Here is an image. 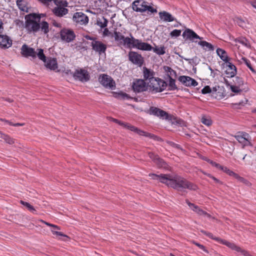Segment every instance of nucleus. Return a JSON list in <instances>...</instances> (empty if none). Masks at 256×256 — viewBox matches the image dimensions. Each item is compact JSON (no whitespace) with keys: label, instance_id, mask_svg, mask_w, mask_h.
Wrapping results in <instances>:
<instances>
[{"label":"nucleus","instance_id":"nucleus-1","mask_svg":"<svg viewBox=\"0 0 256 256\" xmlns=\"http://www.w3.org/2000/svg\"><path fill=\"white\" fill-rule=\"evenodd\" d=\"M148 176L152 178L159 180L162 183L164 184L178 192H185L186 189L196 190L198 188L196 185L178 174H160L158 175L150 174Z\"/></svg>","mask_w":256,"mask_h":256},{"label":"nucleus","instance_id":"nucleus-2","mask_svg":"<svg viewBox=\"0 0 256 256\" xmlns=\"http://www.w3.org/2000/svg\"><path fill=\"white\" fill-rule=\"evenodd\" d=\"M24 28L28 33L36 34L40 31L46 34L49 32V24L46 21L40 22V14L32 13L27 14L24 17Z\"/></svg>","mask_w":256,"mask_h":256},{"label":"nucleus","instance_id":"nucleus-3","mask_svg":"<svg viewBox=\"0 0 256 256\" xmlns=\"http://www.w3.org/2000/svg\"><path fill=\"white\" fill-rule=\"evenodd\" d=\"M167 86V84L163 80L159 78L152 79L148 82V88L152 92L156 93L164 90Z\"/></svg>","mask_w":256,"mask_h":256},{"label":"nucleus","instance_id":"nucleus-4","mask_svg":"<svg viewBox=\"0 0 256 256\" xmlns=\"http://www.w3.org/2000/svg\"><path fill=\"white\" fill-rule=\"evenodd\" d=\"M56 6L52 10L53 14L58 17H62L68 12V2L66 0H53Z\"/></svg>","mask_w":256,"mask_h":256},{"label":"nucleus","instance_id":"nucleus-5","mask_svg":"<svg viewBox=\"0 0 256 256\" xmlns=\"http://www.w3.org/2000/svg\"><path fill=\"white\" fill-rule=\"evenodd\" d=\"M112 121L128 130H130L138 134L140 136H142L146 137H150V138H152L154 139L156 138V136H154V134H151L146 132L142 130H141L138 128L131 125L130 124L125 123L123 122L120 121L115 118H113Z\"/></svg>","mask_w":256,"mask_h":256},{"label":"nucleus","instance_id":"nucleus-6","mask_svg":"<svg viewBox=\"0 0 256 256\" xmlns=\"http://www.w3.org/2000/svg\"><path fill=\"white\" fill-rule=\"evenodd\" d=\"M130 38L125 37L124 34L119 31L115 30L113 34L116 42L120 45H122L126 48H130V42L132 39V35L130 34Z\"/></svg>","mask_w":256,"mask_h":256},{"label":"nucleus","instance_id":"nucleus-7","mask_svg":"<svg viewBox=\"0 0 256 256\" xmlns=\"http://www.w3.org/2000/svg\"><path fill=\"white\" fill-rule=\"evenodd\" d=\"M136 48L142 50L150 51L152 50V46L148 43L142 42V40L136 39L132 37L130 48Z\"/></svg>","mask_w":256,"mask_h":256},{"label":"nucleus","instance_id":"nucleus-8","mask_svg":"<svg viewBox=\"0 0 256 256\" xmlns=\"http://www.w3.org/2000/svg\"><path fill=\"white\" fill-rule=\"evenodd\" d=\"M98 81L104 87L110 90L116 88V84L114 80L106 74H102L98 77Z\"/></svg>","mask_w":256,"mask_h":256},{"label":"nucleus","instance_id":"nucleus-9","mask_svg":"<svg viewBox=\"0 0 256 256\" xmlns=\"http://www.w3.org/2000/svg\"><path fill=\"white\" fill-rule=\"evenodd\" d=\"M72 76L74 80L84 82L90 79V75L88 71L84 68H78L74 72Z\"/></svg>","mask_w":256,"mask_h":256},{"label":"nucleus","instance_id":"nucleus-10","mask_svg":"<svg viewBox=\"0 0 256 256\" xmlns=\"http://www.w3.org/2000/svg\"><path fill=\"white\" fill-rule=\"evenodd\" d=\"M234 138L242 146L243 148L252 145L250 142L251 137L246 132H239L234 136Z\"/></svg>","mask_w":256,"mask_h":256},{"label":"nucleus","instance_id":"nucleus-11","mask_svg":"<svg viewBox=\"0 0 256 256\" xmlns=\"http://www.w3.org/2000/svg\"><path fill=\"white\" fill-rule=\"evenodd\" d=\"M60 35L62 40L70 42L76 38L74 32L70 28H64L60 32Z\"/></svg>","mask_w":256,"mask_h":256},{"label":"nucleus","instance_id":"nucleus-12","mask_svg":"<svg viewBox=\"0 0 256 256\" xmlns=\"http://www.w3.org/2000/svg\"><path fill=\"white\" fill-rule=\"evenodd\" d=\"M148 113L162 119L169 120L171 118V116L168 112L154 106H151L150 108Z\"/></svg>","mask_w":256,"mask_h":256},{"label":"nucleus","instance_id":"nucleus-13","mask_svg":"<svg viewBox=\"0 0 256 256\" xmlns=\"http://www.w3.org/2000/svg\"><path fill=\"white\" fill-rule=\"evenodd\" d=\"M89 39L93 40L91 43V46L94 50L98 52L100 55L103 54H106V51L107 48V46L106 44L102 43L101 41L97 40L92 38H90Z\"/></svg>","mask_w":256,"mask_h":256},{"label":"nucleus","instance_id":"nucleus-14","mask_svg":"<svg viewBox=\"0 0 256 256\" xmlns=\"http://www.w3.org/2000/svg\"><path fill=\"white\" fill-rule=\"evenodd\" d=\"M128 58L130 62L139 66H141L144 63L143 57L137 52L130 51L128 54Z\"/></svg>","mask_w":256,"mask_h":256},{"label":"nucleus","instance_id":"nucleus-15","mask_svg":"<svg viewBox=\"0 0 256 256\" xmlns=\"http://www.w3.org/2000/svg\"><path fill=\"white\" fill-rule=\"evenodd\" d=\"M132 86L134 91L136 92H141L148 90V84L144 80L141 79L134 80Z\"/></svg>","mask_w":256,"mask_h":256},{"label":"nucleus","instance_id":"nucleus-16","mask_svg":"<svg viewBox=\"0 0 256 256\" xmlns=\"http://www.w3.org/2000/svg\"><path fill=\"white\" fill-rule=\"evenodd\" d=\"M72 20L74 22L80 25H86L88 22V16L82 12H76L74 14Z\"/></svg>","mask_w":256,"mask_h":256},{"label":"nucleus","instance_id":"nucleus-17","mask_svg":"<svg viewBox=\"0 0 256 256\" xmlns=\"http://www.w3.org/2000/svg\"><path fill=\"white\" fill-rule=\"evenodd\" d=\"M233 81L234 84L230 86V90L236 94L242 91L240 88L244 84L243 78L239 76H236Z\"/></svg>","mask_w":256,"mask_h":256},{"label":"nucleus","instance_id":"nucleus-18","mask_svg":"<svg viewBox=\"0 0 256 256\" xmlns=\"http://www.w3.org/2000/svg\"><path fill=\"white\" fill-rule=\"evenodd\" d=\"M20 53L22 56L26 58L30 56L32 58H36V52L34 50V49L29 47L26 44L22 46Z\"/></svg>","mask_w":256,"mask_h":256},{"label":"nucleus","instance_id":"nucleus-19","mask_svg":"<svg viewBox=\"0 0 256 256\" xmlns=\"http://www.w3.org/2000/svg\"><path fill=\"white\" fill-rule=\"evenodd\" d=\"M178 80L186 86H196L198 84V82L194 79L188 76H180L178 78Z\"/></svg>","mask_w":256,"mask_h":256},{"label":"nucleus","instance_id":"nucleus-20","mask_svg":"<svg viewBox=\"0 0 256 256\" xmlns=\"http://www.w3.org/2000/svg\"><path fill=\"white\" fill-rule=\"evenodd\" d=\"M12 44V40L6 35L0 34V48L7 49L10 48Z\"/></svg>","mask_w":256,"mask_h":256},{"label":"nucleus","instance_id":"nucleus-21","mask_svg":"<svg viewBox=\"0 0 256 256\" xmlns=\"http://www.w3.org/2000/svg\"><path fill=\"white\" fill-rule=\"evenodd\" d=\"M182 36L186 40H188L191 41H194L196 39L202 40V38L198 36L194 31L192 30L187 28L182 34Z\"/></svg>","mask_w":256,"mask_h":256},{"label":"nucleus","instance_id":"nucleus-22","mask_svg":"<svg viewBox=\"0 0 256 256\" xmlns=\"http://www.w3.org/2000/svg\"><path fill=\"white\" fill-rule=\"evenodd\" d=\"M147 2L143 0H136L132 3V9L136 12H146V5Z\"/></svg>","mask_w":256,"mask_h":256},{"label":"nucleus","instance_id":"nucleus-23","mask_svg":"<svg viewBox=\"0 0 256 256\" xmlns=\"http://www.w3.org/2000/svg\"><path fill=\"white\" fill-rule=\"evenodd\" d=\"M148 155L150 158L157 165L159 168H165L166 164L164 161L160 158L157 155H156L152 152H150Z\"/></svg>","mask_w":256,"mask_h":256},{"label":"nucleus","instance_id":"nucleus-24","mask_svg":"<svg viewBox=\"0 0 256 256\" xmlns=\"http://www.w3.org/2000/svg\"><path fill=\"white\" fill-rule=\"evenodd\" d=\"M226 74L228 76L234 77L236 74V66L230 62V60L226 63Z\"/></svg>","mask_w":256,"mask_h":256},{"label":"nucleus","instance_id":"nucleus-25","mask_svg":"<svg viewBox=\"0 0 256 256\" xmlns=\"http://www.w3.org/2000/svg\"><path fill=\"white\" fill-rule=\"evenodd\" d=\"M44 62L46 68L50 70H54L58 68V63L56 58H48L46 59V62Z\"/></svg>","mask_w":256,"mask_h":256},{"label":"nucleus","instance_id":"nucleus-26","mask_svg":"<svg viewBox=\"0 0 256 256\" xmlns=\"http://www.w3.org/2000/svg\"><path fill=\"white\" fill-rule=\"evenodd\" d=\"M186 202L190 208L199 215H207L208 214L206 212L200 208L198 206L190 202L188 200H186Z\"/></svg>","mask_w":256,"mask_h":256},{"label":"nucleus","instance_id":"nucleus-27","mask_svg":"<svg viewBox=\"0 0 256 256\" xmlns=\"http://www.w3.org/2000/svg\"><path fill=\"white\" fill-rule=\"evenodd\" d=\"M159 16L160 19L164 22H171L174 20V17L170 14L165 11L160 12Z\"/></svg>","mask_w":256,"mask_h":256},{"label":"nucleus","instance_id":"nucleus-28","mask_svg":"<svg viewBox=\"0 0 256 256\" xmlns=\"http://www.w3.org/2000/svg\"><path fill=\"white\" fill-rule=\"evenodd\" d=\"M154 74L155 73L153 70L146 67L144 68L143 75L145 80H148V82H150V80L156 78L154 76Z\"/></svg>","mask_w":256,"mask_h":256},{"label":"nucleus","instance_id":"nucleus-29","mask_svg":"<svg viewBox=\"0 0 256 256\" xmlns=\"http://www.w3.org/2000/svg\"><path fill=\"white\" fill-rule=\"evenodd\" d=\"M216 52L220 58L226 63L230 60V58H228L227 53L224 50L218 48L216 50Z\"/></svg>","mask_w":256,"mask_h":256},{"label":"nucleus","instance_id":"nucleus-30","mask_svg":"<svg viewBox=\"0 0 256 256\" xmlns=\"http://www.w3.org/2000/svg\"><path fill=\"white\" fill-rule=\"evenodd\" d=\"M198 44L203 48L206 50L210 51L214 50L213 46L210 43L206 41H200L198 42Z\"/></svg>","mask_w":256,"mask_h":256},{"label":"nucleus","instance_id":"nucleus-31","mask_svg":"<svg viewBox=\"0 0 256 256\" xmlns=\"http://www.w3.org/2000/svg\"><path fill=\"white\" fill-rule=\"evenodd\" d=\"M96 24L101 28H104L107 26L108 20L104 16H102L101 18H97Z\"/></svg>","mask_w":256,"mask_h":256},{"label":"nucleus","instance_id":"nucleus-32","mask_svg":"<svg viewBox=\"0 0 256 256\" xmlns=\"http://www.w3.org/2000/svg\"><path fill=\"white\" fill-rule=\"evenodd\" d=\"M16 4L18 8L23 12H28V8L26 6V2L24 0H17Z\"/></svg>","mask_w":256,"mask_h":256},{"label":"nucleus","instance_id":"nucleus-33","mask_svg":"<svg viewBox=\"0 0 256 256\" xmlns=\"http://www.w3.org/2000/svg\"><path fill=\"white\" fill-rule=\"evenodd\" d=\"M201 122L206 126H210L212 124V121L210 116L204 115L202 116Z\"/></svg>","mask_w":256,"mask_h":256},{"label":"nucleus","instance_id":"nucleus-34","mask_svg":"<svg viewBox=\"0 0 256 256\" xmlns=\"http://www.w3.org/2000/svg\"><path fill=\"white\" fill-rule=\"evenodd\" d=\"M152 50L158 55H163L166 53V48L164 46L152 48Z\"/></svg>","mask_w":256,"mask_h":256},{"label":"nucleus","instance_id":"nucleus-35","mask_svg":"<svg viewBox=\"0 0 256 256\" xmlns=\"http://www.w3.org/2000/svg\"><path fill=\"white\" fill-rule=\"evenodd\" d=\"M38 52H36V56L38 58L42 60L44 62H46V57L45 55L44 54V50L40 48L38 49Z\"/></svg>","mask_w":256,"mask_h":256},{"label":"nucleus","instance_id":"nucleus-36","mask_svg":"<svg viewBox=\"0 0 256 256\" xmlns=\"http://www.w3.org/2000/svg\"><path fill=\"white\" fill-rule=\"evenodd\" d=\"M168 86V89L170 90H174L177 89L176 86L175 84V80L172 78H169Z\"/></svg>","mask_w":256,"mask_h":256},{"label":"nucleus","instance_id":"nucleus-37","mask_svg":"<svg viewBox=\"0 0 256 256\" xmlns=\"http://www.w3.org/2000/svg\"><path fill=\"white\" fill-rule=\"evenodd\" d=\"M220 170H222L223 172L227 174L230 176H234V178H235L237 174L231 170L226 166H222Z\"/></svg>","mask_w":256,"mask_h":256},{"label":"nucleus","instance_id":"nucleus-38","mask_svg":"<svg viewBox=\"0 0 256 256\" xmlns=\"http://www.w3.org/2000/svg\"><path fill=\"white\" fill-rule=\"evenodd\" d=\"M169 78H172V76H176V72L172 68L168 66H166L164 68Z\"/></svg>","mask_w":256,"mask_h":256},{"label":"nucleus","instance_id":"nucleus-39","mask_svg":"<svg viewBox=\"0 0 256 256\" xmlns=\"http://www.w3.org/2000/svg\"><path fill=\"white\" fill-rule=\"evenodd\" d=\"M20 204H22L24 206H26L27 208L32 212L34 214L36 213V210L34 209V206H32L31 204H30L29 203L24 202V201H22V200H21Z\"/></svg>","mask_w":256,"mask_h":256},{"label":"nucleus","instance_id":"nucleus-40","mask_svg":"<svg viewBox=\"0 0 256 256\" xmlns=\"http://www.w3.org/2000/svg\"><path fill=\"white\" fill-rule=\"evenodd\" d=\"M236 22L237 24L242 28L246 27V22L241 18H236Z\"/></svg>","mask_w":256,"mask_h":256},{"label":"nucleus","instance_id":"nucleus-41","mask_svg":"<svg viewBox=\"0 0 256 256\" xmlns=\"http://www.w3.org/2000/svg\"><path fill=\"white\" fill-rule=\"evenodd\" d=\"M4 136L3 139L5 140V142L6 143H8L10 144H14V139L12 138L9 136L5 134L4 136Z\"/></svg>","mask_w":256,"mask_h":256},{"label":"nucleus","instance_id":"nucleus-42","mask_svg":"<svg viewBox=\"0 0 256 256\" xmlns=\"http://www.w3.org/2000/svg\"><path fill=\"white\" fill-rule=\"evenodd\" d=\"M242 60L244 62L245 64L247 66L250 70L252 72H255L254 68H252L250 61L245 58H242Z\"/></svg>","mask_w":256,"mask_h":256},{"label":"nucleus","instance_id":"nucleus-43","mask_svg":"<svg viewBox=\"0 0 256 256\" xmlns=\"http://www.w3.org/2000/svg\"><path fill=\"white\" fill-rule=\"evenodd\" d=\"M56 229L54 228L53 230H52V232L54 235L56 236H63L64 238H68V236L62 232H58L56 230Z\"/></svg>","mask_w":256,"mask_h":256},{"label":"nucleus","instance_id":"nucleus-44","mask_svg":"<svg viewBox=\"0 0 256 256\" xmlns=\"http://www.w3.org/2000/svg\"><path fill=\"white\" fill-rule=\"evenodd\" d=\"M182 31L179 30H174L172 31L170 33V36L171 37H178L180 36L181 34Z\"/></svg>","mask_w":256,"mask_h":256},{"label":"nucleus","instance_id":"nucleus-45","mask_svg":"<svg viewBox=\"0 0 256 256\" xmlns=\"http://www.w3.org/2000/svg\"><path fill=\"white\" fill-rule=\"evenodd\" d=\"M118 97L122 100H128L131 98L126 93L120 92L118 94Z\"/></svg>","mask_w":256,"mask_h":256},{"label":"nucleus","instance_id":"nucleus-46","mask_svg":"<svg viewBox=\"0 0 256 256\" xmlns=\"http://www.w3.org/2000/svg\"><path fill=\"white\" fill-rule=\"evenodd\" d=\"M236 41L240 44H243L244 46H247V45H248V42H247L248 41H247L246 39L244 38H238L236 39Z\"/></svg>","mask_w":256,"mask_h":256},{"label":"nucleus","instance_id":"nucleus-47","mask_svg":"<svg viewBox=\"0 0 256 256\" xmlns=\"http://www.w3.org/2000/svg\"><path fill=\"white\" fill-rule=\"evenodd\" d=\"M238 180L240 182L244 183L246 184H249V182L248 180H247L246 179L240 176L238 174H236V177L234 178Z\"/></svg>","mask_w":256,"mask_h":256},{"label":"nucleus","instance_id":"nucleus-48","mask_svg":"<svg viewBox=\"0 0 256 256\" xmlns=\"http://www.w3.org/2000/svg\"><path fill=\"white\" fill-rule=\"evenodd\" d=\"M206 161H208V162H210L212 166L216 168H217L219 170H221L222 168V166L220 164H218L214 162H213L210 160H206Z\"/></svg>","mask_w":256,"mask_h":256},{"label":"nucleus","instance_id":"nucleus-49","mask_svg":"<svg viewBox=\"0 0 256 256\" xmlns=\"http://www.w3.org/2000/svg\"><path fill=\"white\" fill-rule=\"evenodd\" d=\"M42 222L46 224V225H47L48 226H51L52 228H55V229H56L57 230H60V227H58V226L56 225H54V224H50V223H48V222H46L42 220H40Z\"/></svg>","mask_w":256,"mask_h":256},{"label":"nucleus","instance_id":"nucleus-50","mask_svg":"<svg viewBox=\"0 0 256 256\" xmlns=\"http://www.w3.org/2000/svg\"><path fill=\"white\" fill-rule=\"evenodd\" d=\"M146 11L148 10L151 13L156 12L157 10L156 8H154L152 6H148V4L146 5Z\"/></svg>","mask_w":256,"mask_h":256},{"label":"nucleus","instance_id":"nucleus-51","mask_svg":"<svg viewBox=\"0 0 256 256\" xmlns=\"http://www.w3.org/2000/svg\"><path fill=\"white\" fill-rule=\"evenodd\" d=\"M211 92V88H210L207 86H204L202 90V92L203 94H206L210 93Z\"/></svg>","mask_w":256,"mask_h":256},{"label":"nucleus","instance_id":"nucleus-52","mask_svg":"<svg viewBox=\"0 0 256 256\" xmlns=\"http://www.w3.org/2000/svg\"><path fill=\"white\" fill-rule=\"evenodd\" d=\"M194 244L195 245H196V246H198L200 248L201 250H203L204 251L208 252V251L206 249V248L204 247V246L203 245L200 244H198V242H194Z\"/></svg>","mask_w":256,"mask_h":256},{"label":"nucleus","instance_id":"nucleus-53","mask_svg":"<svg viewBox=\"0 0 256 256\" xmlns=\"http://www.w3.org/2000/svg\"><path fill=\"white\" fill-rule=\"evenodd\" d=\"M104 29L102 33L103 36H109L111 32L109 31L108 28H106Z\"/></svg>","mask_w":256,"mask_h":256},{"label":"nucleus","instance_id":"nucleus-54","mask_svg":"<svg viewBox=\"0 0 256 256\" xmlns=\"http://www.w3.org/2000/svg\"><path fill=\"white\" fill-rule=\"evenodd\" d=\"M8 124L14 126H23L24 125V123H16L14 124L12 122H8Z\"/></svg>","mask_w":256,"mask_h":256},{"label":"nucleus","instance_id":"nucleus-55","mask_svg":"<svg viewBox=\"0 0 256 256\" xmlns=\"http://www.w3.org/2000/svg\"><path fill=\"white\" fill-rule=\"evenodd\" d=\"M208 176L210 177V178H212L216 183H218V184L222 183L220 180L217 179L216 178L213 176L212 174H208Z\"/></svg>","mask_w":256,"mask_h":256},{"label":"nucleus","instance_id":"nucleus-56","mask_svg":"<svg viewBox=\"0 0 256 256\" xmlns=\"http://www.w3.org/2000/svg\"><path fill=\"white\" fill-rule=\"evenodd\" d=\"M44 4H48L50 2H53V0H38Z\"/></svg>","mask_w":256,"mask_h":256},{"label":"nucleus","instance_id":"nucleus-57","mask_svg":"<svg viewBox=\"0 0 256 256\" xmlns=\"http://www.w3.org/2000/svg\"><path fill=\"white\" fill-rule=\"evenodd\" d=\"M4 30L3 23L1 20H0V34L2 33Z\"/></svg>","mask_w":256,"mask_h":256},{"label":"nucleus","instance_id":"nucleus-58","mask_svg":"<svg viewBox=\"0 0 256 256\" xmlns=\"http://www.w3.org/2000/svg\"><path fill=\"white\" fill-rule=\"evenodd\" d=\"M53 25L54 26H56V27H57V28H60L61 26V25L60 23H58L57 22H54L53 23Z\"/></svg>","mask_w":256,"mask_h":256},{"label":"nucleus","instance_id":"nucleus-59","mask_svg":"<svg viewBox=\"0 0 256 256\" xmlns=\"http://www.w3.org/2000/svg\"><path fill=\"white\" fill-rule=\"evenodd\" d=\"M224 83L227 86H230H230H232L233 85V84H230V82H228V80H224Z\"/></svg>","mask_w":256,"mask_h":256},{"label":"nucleus","instance_id":"nucleus-60","mask_svg":"<svg viewBox=\"0 0 256 256\" xmlns=\"http://www.w3.org/2000/svg\"><path fill=\"white\" fill-rule=\"evenodd\" d=\"M0 120L2 121V122H5L6 123L8 124V122H10V121L9 120H8L6 119H3V118H0Z\"/></svg>","mask_w":256,"mask_h":256},{"label":"nucleus","instance_id":"nucleus-61","mask_svg":"<svg viewBox=\"0 0 256 256\" xmlns=\"http://www.w3.org/2000/svg\"><path fill=\"white\" fill-rule=\"evenodd\" d=\"M4 134L2 133L1 132H0V138H3L4 136Z\"/></svg>","mask_w":256,"mask_h":256},{"label":"nucleus","instance_id":"nucleus-62","mask_svg":"<svg viewBox=\"0 0 256 256\" xmlns=\"http://www.w3.org/2000/svg\"><path fill=\"white\" fill-rule=\"evenodd\" d=\"M19 22L20 23L22 24H23V22L20 20H18L16 22V24L18 25L19 24Z\"/></svg>","mask_w":256,"mask_h":256},{"label":"nucleus","instance_id":"nucleus-63","mask_svg":"<svg viewBox=\"0 0 256 256\" xmlns=\"http://www.w3.org/2000/svg\"><path fill=\"white\" fill-rule=\"evenodd\" d=\"M252 112H253V113H256V108H254V109H253V110H252Z\"/></svg>","mask_w":256,"mask_h":256},{"label":"nucleus","instance_id":"nucleus-64","mask_svg":"<svg viewBox=\"0 0 256 256\" xmlns=\"http://www.w3.org/2000/svg\"><path fill=\"white\" fill-rule=\"evenodd\" d=\"M203 172V174H205V175L207 176H208V174H208V173H206V172Z\"/></svg>","mask_w":256,"mask_h":256}]
</instances>
